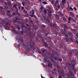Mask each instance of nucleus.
Segmentation results:
<instances>
[{
  "label": "nucleus",
  "instance_id": "f257e3e1",
  "mask_svg": "<svg viewBox=\"0 0 78 78\" xmlns=\"http://www.w3.org/2000/svg\"><path fill=\"white\" fill-rule=\"evenodd\" d=\"M30 42H27L25 43V49L26 51L25 55V54H27V53L29 52V51H30L31 49L34 48V46H35L34 43L32 42V40H30Z\"/></svg>",
  "mask_w": 78,
  "mask_h": 78
},
{
  "label": "nucleus",
  "instance_id": "f03ea898",
  "mask_svg": "<svg viewBox=\"0 0 78 78\" xmlns=\"http://www.w3.org/2000/svg\"><path fill=\"white\" fill-rule=\"evenodd\" d=\"M75 61L73 60L71 61V63H67V66L70 70H74L75 69Z\"/></svg>",
  "mask_w": 78,
  "mask_h": 78
},
{
  "label": "nucleus",
  "instance_id": "7ed1b4c3",
  "mask_svg": "<svg viewBox=\"0 0 78 78\" xmlns=\"http://www.w3.org/2000/svg\"><path fill=\"white\" fill-rule=\"evenodd\" d=\"M19 10H16V11L17 15H15V18L16 20H19V19H20V16H21V15H20V14L19 13Z\"/></svg>",
  "mask_w": 78,
  "mask_h": 78
},
{
  "label": "nucleus",
  "instance_id": "20e7f679",
  "mask_svg": "<svg viewBox=\"0 0 78 78\" xmlns=\"http://www.w3.org/2000/svg\"><path fill=\"white\" fill-rule=\"evenodd\" d=\"M35 14V12H34V10L32 9V14L29 15V16L31 17H34V18H35V19H37V16H36V15H34Z\"/></svg>",
  "mask_w": 78,
  "mask_h": 78
},
{
  "label": "nucleus",
  "instance_id": "39448f33",
  "mask_svg": "<svg viewBox=\"0 0 78 78\" xmlns=\"http://www.w3.org/2000/svg\"><path fill=\"white\" fill-rule=\"evenodd\" d=\"M2 23L3 24H5L6 26L5 27V29L6 30V29H7L8 28V26L7 25L9 24V23H8L7 22H5V20H2Z\"/></svg>",
  "mask_w": 78,
  "mask_h": 78
},
{
  "label": "nucleus",
  "instance_id": "423d86ee",
  "mask_svg": "<svg viewBox=\"0 0 78 78\" xmlns=\"http://www.w3.org/2000/svg\"><path fill=\"white\" fill-rule=\"evenodd\" d=\"M28 28V31L29 32V34H28V35L30 37H33V36L32 35V34H31V31H30V28Z\"/></svg>",
  "mask_w": 78,
  "mask_h": 78
},
{
  "label": "nucleus",
  "instance_id": "0eeeda50",
  "mask_svg": "<svg viewBox=\"0 0 78 78\" xmlns=\"http://www.w3.org/2000/svg\"><path fill=\"white\" fill-rule=\"evenodd\" d=\"M62 4L60 5L61 6H62V5L63 6H65V5L66 4V0H62Z\"/></svg>",
  "mask_w": 78,
  "mask_h": 78
},
{
  "label": "nucleus",
  "instance_id": "6e6552de",
  "mask_svg": "<svg viewBox=\"0 0 78 78\" xmlns=\"http://www.w3.org/2000/svg\"><path fill=\"white\" fill-rule=\"evenodd\" d=\"M73 18H71L70 17H69L68 18V23H70V21H71V20H73Z\"/></svg>",
  "mask_w": 78,
  "mask_h": 78
},
{
  "label": "nucleus",
  "instance_id": "1a4fd4ad",
  "mask_svg": "<svg viewBox=\"0 0 78 78\" xmlns=\"http://www.w3.org/2000/svg\"><path fill=\"white\" fill-rule=\"evenodd\" d=\"M43 43L44 44V45L45 47H48V45H47V44L46 42H44V41H43Z\"/></svg>",
  "mask_w": 78,
  "mask_h": 78
},
{
  "label": "nucleus",
  "instance_id": "9d476101",
  "mask_svg": "<svg viewBox=\"0 0 78 78\" xmlns=\"http://www.w3.org/2000/svg\"><path fill=\"white\" fill-rule=\"evenodd\" d=\"M61 33L62 34H64V35H65V34H67V31H61Z\"/></svg>",
  "mask_w": 78,
  "mask_h": 78
},
{
  "label": "nucleus",
  "instance_id": "9b49d317",
  "mask_svg": "<svg viewBox=\"0 0 78 78\" xmlns=\"http://www.w3.org/2000/svg\"><path fill=\"white\" fill-rule=\"evenodd\" d=\"M62 18L63 21H64V22H67V19H66L65 17L63 16Z\"/></svg>",
  "mask_w": 78,
  "mask_h": 78
},
{
  "label": "nucleus",
  "instance_id": "f8f14e48",
  "mask_svg": "<svg viewBox=\"0 0 78 78\" xmlns=\"http://www.w3.org/2000/svg\"><path fill=\"white\" fill-rule=\"evenodd\" d=\"M2 4L3 5H4V6H6V5H7V3L5 2H2Z\"/></svg>",
  "mask_w": 78,
  "mask_h": 78
},
{
  "label": "nucleus",
  "instance_id": "ddd939ff",
  "mask_svg": "<svg viewBox=\"0 0 78 78\" xmlns=\"http://www.w3.org/2000/svg\"><path fill=\"white\" fill-rule=\"evenodd\" d=\"M48 17H49V18H51L52 15L51 14H50V13H48Z\"/></svg>",
  "mask_w": 78,
  "mask_h": 78
},
{
  "label": "nucleus",
  "instance_id": "4468645a",
  "mask_svg": "<svg viewBox=\"0 0 78 78\" xmlns=\"http://www.w3.org/2000/svg\"><path fill=\"white\" fill-rule=\"evenodd\" d=\"M64 28L66 29H68L69 27H67V26L66 24H64Z\"/></svg>",
  "mask_w": 78,
  "mask_h": 78
},
{
  "label": "nucleus",
  "instance_id": "2eb2a0df",
  "mask_svg": "<svg viewBox=\"0 0 78 78\" xmlns=\"http://www.w3.org/2000/svg\"><path fill=\"white\" fill-rule=\"evenodd\" d=\"M10 12H11L10 10H7L6 14H7V15H9V13H10Z\"/></svg>",
  "mask_w": 78,
  "mask_h": 78
},
{
  "label": "nucleus",
  "instance_id": "dca6fc26",
  "mask_svg": "<svg viewBox=\"0 0 78 78\" xmlns=\"http://www.w3.org/2000/svg\"><path fill=\"white\" fill-rule=\"evenodd\" d=\"M55 17L56 19H59V17L58 15H56L55 16Z\"/></svg>",
  "mask_w": 78,
  "mask_h": 78
},
{
  "label": "nucleus",
  "instance_id": "f3484780",
  "mask_svg": "<svg viewBox=\"0 0 78 78\" xmlns=\"http://www.w3.org/2000/svg\"><path fill=\"white\" fill-rule=\"evenodd\" d=\"M16 28L18 30H20V26H19V25H17V26Z\"/></svg>",
  "mask_w": 78,
  "mask_h": 78
},
{
  "label": "nucleus",
  "instance_id": "a211bd4d",
  "mask_svg": "<svg viewBox=\"0 0 78 78\" xmlns=\"http://www.w3.org/2000/svg\"><path fill=\"white\" fill-rule=\"evenodd\" d=\"M43 60L44 63H46V62H47V58H44L43 59Z\"/></svg>",
  "mask_w": 78,
  "mask_h": 78
},
{
  "label": "nucleus",
  "instance_id": "6ab92c4d",
  "mask_svg": "<svg viewBox=\"0 0 78 78\" xmlns=\"http://www.w3.org/2000/svg\"><path fill=\"white\" fill-rule=\"evenodd\" d=\"M7 4L8 6H10L11 5V3L10 2H8Z\"/></svg>",
  "mask_w": 78,
  "mask_h": 78
},
{
  "label": "nucleus",
  "instance_id": "aec40b11",
  "mask_svg": "<svg viewBox=\"0 0 78 78\" xmlns=\"http://www.w3.org/2000/svg\"><path fill=\"white\" fill-rule=\"evenodd\" d=\"M44 34L45 36H48V32H45Z\"/></svg>",
  "mask_w": 78,
  "mask_h": 78
},
{
  "label": "nucleus",
  "instance_id": "412c9836",
  "mask_svg": "<svg viewBox=\"0 0 78 78\" xmlns=\"http://www.w3.org/2000/svg\"><path fill=\"white\" fill-rule=\"evenodd\" d=\"M54 58L55 59V61H58V57L56 56H55V57H54Z\"/></svg>",
  "mask_w": 78,
  "mask_h": 78
},
{
  "label": "nucleus",
  "instance_id": "4be33fe9",
  "mask_svg": "<svg viewBox=\"0 0 78 78\" xmlns=\"http://www.w3.org/2000/svg\"><path fill=\"white\" fill-rule=\"evenodd\" d=\"M55 2L56 4H59V0H56Z\"/></svg>",
  "mask_w": 78,
  "mask_h": 78
},
{
  "label": "nucleus",
  "instance_id": "5701e85b",
  "mask_svg": "<svg viewBox=\"0 0 78 78\" xmlns=\"http://www.w3.org/2000/svg\"><path fill=\"white\" fill-rule=\"evenodd\" d=\"M50 2H51V3L52 5H53V4H54V2H55V0H52V1L50 0Z\"/></svg>",
  "mask_w": 78,
  "mask_h": 78
},
{
  "label": "nucleus",
  "instance_id": "b1692460",
  "mask_svg": "<svg viewBox=\"0 0 78 78\" xmlns=\"http://www.w3.org/2000/svg\"><path fill=\"white\" fill-rule=\"evenodd\" d=\"M17 7V5L14 4L13 5V8H16Z\"/></svg>",
  "mask_w": 78,
  "mask_h": 78
},
{
  "label": "nucleus",
  "instance_id": "393cba45",
  "mask_svg": "<svg viewBox=\"0 0 78 78\" xmlns=\"http://www.w3.org/2000/svg\"><path fill=\"white\" fill-rule=\"evenodd\" d=\"M19 41H20V42H23V40L22 39H21V38H20L19 40Z\"/></svg>",
  "mask_w": 78,
  "mask_h": 78
},
{
  "label": "nucleus",
  "instance_id": "a878e982",
  "mask_svg": "<svg viewBox=\"0 0 78 78\" xmlns=\"http://www.w3.org/2000/svg\"><path fill=\"white\" fill-rule=\"evenodd\" d=\"M42 3H43V4H45V5H46V4H47V2H42Z\"/></svg>",
  "mask_w": 78,
  "mask_h": 78
},
{
  "label": "nucleus",
  "instance_id": "bb28decb",
  "mask_svg": "<svg viewBox=\"0 0 78 78\" xmlns=\"http://www.w3.org/2000/svg\"><path fill=\"white\" fill-rule=\"evenodd\" d=\"M43 12L44 13H47V10H46L45 9H44L43 10Z\"/></svg>",
  "mask_w": 78,
  "mask_h": 78
},
{
  "label": "nucleus",
  "instance_id": "cd10ccee",
  "mask_svg": "<svg viewBox=\"0 0 78 78\" xmlns=\"http://www.w3.org/2000/svg\"><path fill=\"white\" fill-rule=\"evenodd\" d=\"M58 61H59L60 62H61L62 60L61 58H60L58 59Z\"/></svg>",
  "mask_w": 78,
  "mask_h": 78
},
{
  "label": "nucleus",
  "instance_id": "c85d7f7f",
  "mask_svg": "<svg viewBox=\"0 0 78 78\" xmlns=\"http://www.w3.org/2000/svg\"><path fill=\"white\" fill-rule=\"evenodd\" d=\"M41 26H42V27H43V28H45L46 27H45V25H43V24H42Z\"/></svg>",
  "mask_w": 78,
  "mask_h": 78
},
{
  "label": "nucleus",
  "instance_id": "c756f323",
  "mask_svg": "<svg viewBox=\"0 0 78 78\" xmlns=\"http://www.w3.org/2000/svg\"><path fill=\"white\" fill-rule=\"evenodd\" d=\"M41 32L43 33V34L45 33V30H44V29H43L41 30Z\"/></svg>",
  "mask_w": 78,
  "mask_h": 78
},
{
  "label": "nucleus",
  "instance_id": "7c9ffc66",
  "mask_svg": "<svg viewBox=\"0 0 78 78\" xmlns=\"http://www.w3.org/2000/svg\"><path fill=\"white\" fill-rule=\"evenodd\" d=\"M68 35L69 36H71V35H72V33L70 32H69L68 33Z\"/></svg>",
  "mask_w": 78,
  "mask_h": 78
},
{
  "label": "nucleus",
  "instance_id": "2f4dec72",
  "mask_svg": "<svg viewBox=\"0 0 78 78\" xmlns=\"http://www.w3.org/2000/svg\"><path fill=\"white\" fill-rule=\"evenodd\" d=\"M56 66H57V69L58 70H59L60 69V66H58V65H56Z\"/></svg>",
  "mask_w": 78,
  "mask_h": 78
},
{
  "label": "nucleus",
  "instance_id": "473e14b6",
  "mask_svg": "<svg viewBox=\"0 0 78 78\" xmlns=\"http://www.w3.org/2000/svg\"><path fill=\"white\" fill-rule=\"evenodd\" d=\"M43 8H44V6L42 5V6H41L40 9H41L42 11L43 10Z\"/></svg>",
  "mask_w": 78,
  "mask_h": 78
},
{
  "label": "nucleus",
  "instance_id": "72a5a7b5",
  "mask_svg": "<svg viewBox=\"0 0 78 78\" xmlns=\"http://www.w3.org/2000/svg\"><path fill=\"white\" fill-rule=\"evenodd\" d=\"M37 36H38V37H39V38H41V37H42L41 35L39 34L37 35Z\"/></svg>",
  "mask_w": 78,
  "mask_h": 78
},
{
  "label": "nucleus",
  "instance_id": "f704fd0d",
  "mask_svg": "<svg viewBox=\"0 0 78 78\" xmlns=\"http://www.w3.org/2000/svg\"><path fill=\"white\" fill-rule=\"evenodd\" d=\"M58 78H62V77L61 76V74H59L58 76Z\"/></svg>",
  "mask_w": 78,
  "mask_h": 78
},
{
  "label": "nucleus",
  "instance_id": "c9c22d12",
  "mask_svg": "<svg viewBox=\"0 0 78 78\" xmlns=\"http://www.w3.org/2000/svg\"><path fill=\"white\" fill-rule=\"evenodd\" d=\"M51 13H52V12H51V11H49L48 12V13L49 14H51Z\"/></svg>",
  "mask_w": 78,
  "mask_h": 78
},
{
  "label": "nucleus",
  "instance_id": "e433bc0d",
  "mask_svg": "<svg viewBox=\"0 0 78 78\" xmlns=\"http://www.w3.org/2000/svg\"><path fill=\"white\" fill-rule=\"evenodd\" d=\"M69 9H70V10H71L72 11H73V8H72V7H71Z\"/></svg>",
  "mask_w": 78,
  "mask_h": 78
},
{
  "label": "nucleus",
  "instance_id": "4c0bfd02",
  "mask_svg": "<svg viewBox=\"0 0 78 78\" xmlns=\"http://www.w3.org/2000/svg\"><path fill=\"white\" fill-rule=\"evenodd\" d=\"M23 11H24V12H25L26 14L27 13V11L25 9H24L23 10Z\"/></svg>",
  "mask_w": 78,
  "mask_h": 78
},
{
  "label": "nucleus",
  "instance_id": "58836bf2",
  "mask_svg": "<svg viewBox=\"0 0 78 78\" xmlns=\"http://www.w3.org/2000/svg\"><path fill=\"white\" fill-rule=\"evenodd\" d=\"M12 15L13 16H15V14H16V12H14L13 13H12Z\"/></svg>",
  "mask_w": 78,
  "mask_h": 78
},
{
  "label": "nucleus",
  "instance_id": "ea45409f",
  "mask_svg": "<svg viewBox=\"0 0 78 78\" xmlns=\"http://www.w3.org/2000/svg\"><path fill=\"white\" fill-rule=\"evenodd\" d=\"M16 20H16L15 19V20H13V22H14V23H16V22H17V21Z\"/></svg>",
  "mask_w": 78,
  "mask_h": 78
},
{
  "label": "nucleus",
  "instance_id": "a19ab883",
  "mask_svg": "<svg viewBox=\"0 0 78 78\" xmlns=\"http://www.w3.org/2000/svg\"><path fill=\"white\" fill-rule=\"evenodd\" d=\"M68 55L69 56H70V58H71V57H72V54H69Z\"/></svg>",
  "mask_w": 78,
  "mask_h": 78
},
{
  "label": "nucleus",
  "instance_id": "79ce46f5",
  "mask_svg": "<svg viewBox=\"0 0 78 78\" xmlns=\"http://www.w3.org/2000/svg\"><path fill=\"white\" fill-rule=\"evenodd\" d=\"M22 11H23L24 9V7L22 6L21 7Z\"/></svg>",
  "mask_w": 78,
  "mask_h": 78
},
{
  "label": "nucleus",
  "instance_id": "37998d69",
  "mask_svg": "<svg viewBox=\"0 0 78 78\" xmlns=\"http://www.w3.org/2000/svg\"><path fill=\"white\" fill-rule=\"evenodd\" d=\"M65 36L67 38H68V37H69L68 36V35L65 34Z\"/></svg>",
  "mask_w": 78,
  "mask_h": 78
},
{
  "label": "nucleus",
  "instance_id": "c03bdc74",
  "mask_svg": "<svg viewBox=\"0 0 78 78\" xmlns=\"http://www.w3.org/2000/svg\"><path fill=\"white\" fill-rule=\"evenodd\" d=\"M45 51V50H42V52L43 53H44Z\"/></svg>",
  "mask_w": 78,
  "mask_h": 78
},
{
  "label": "nucleus",
  "instance_id": "a18cd8bd",
  "mask_svg": "<svg viewBox=\"0 0 78 78\" xmlns=\"http://www.w3.org/2000/svg\"><path fill=\"white\" fill-rule=\"evenodd\" d=\"M74 10H75V11H76V9L75 7H74L73 8Z\"/></svg>",
  "mask_w": 78,
  "mask_h": 78
},
{
  "label": "nucleus",
  "instance_id": "49530a36",
  "mask_svg": "<svg viewBox=\"0 0 78 78\" xmlns=\"http://www.w3.org/2000/svg\"><path fill=\"white\" fill-rule=\"evenodd\" d=\"M60 47H62V48H64V46L62 45H60Z\"/></svg>",
  "mask_w": 78,
  "mask_h": 78
},
{
  "label": "nucleus",
  "instance_id": "de8ad7c7",
  "mask_svg": "<svg viewBox=\"0 0 78 78\" xmlns=\"http://www.w3.org/2000/svg\"><path fill=\"white\" fill-rule=\"evenodd\" d=\"M38 53L39 54H42V52L41 51H38Z\"/></svg>",
  "mask_w": 78,
  "mask_h": 78
},
{
  "label": "nucleus",
  "instance_id": "09e8293b",
  "mask_svg": "<svg viewBox=\"0 0 78 78\" xmlns=\"http://www.w3.org/2000/svg\"><path fill=\"white\" fill-rule=\"evenodd\" d=\"M48 66L49 67H50V66H51V65H50V64L49 63H48Z\"/></svg>",
  "mask_w": 78,
  "mask_h": 78
},
{
  "label": "nucleus",
  "instance_id": "8fccbe9b",
  "mask_svg": "<svg viewBox=\"0 0 78 78\" xmlns=\"http://www.w3.org/2000/svg\"><path fill=\"white\" fill-rule=\"evenodd\" d=\"M15 9H16V11H19V9L17 8V7H16V8H15Z\"/></svg>",
  "mask_w": 78,
  "mask_h": 78
},
{
  "label": "nucleus",
  "instance_id": "3c124183",
  "mask_svg": "<svg viewBox=\"0 0 78 78\" xmlns=\"http://www.w3.org/2000/svg\"><path fill=\"white\" fill-rule=\"evenodd\" d=\"M26 24V25L27 27H29V26L30 25L29 24H28L27 23Z\"/></svg>",
  "mask_w": 78,
  "mask_h": 78
},
{
  "label": "nucleus",
  "instance_id": "603ef678",
  "mask_svg": "<svg viewBox=\"0 0 78 78\" xmlns=\"http://www.w3.org/2000/svg\"><path fill=\"white\" fill-rule=\"evenodd\" d=\"M57 8H60V5H57Z\"/></svg>",
  "mask_w": 78,
  "mask_h": 78
},
{
  "label": "nucleus",
  "instance_id": "864d4df0",
  "mask_svg": "<svg viewBox=\"0 0 78 78\" xmlns=\"http://www.w3.org/2000/svg\"><path fill=\"white\" fill-rule=\"evenodd\" d=\"M66 29H66L64 28V30H63L64 31H66Z\"/></svg>",
  "mask_w": 78,
  "mask_h": 78
},
{
  "label": "nucleus",
  "instance_id": "5fc2aeb1",
  "mask_svg": "<svg viewBox=\"0 0 78 78\" xmlns=\"http://www.w3.org/2000/svg\"><path fill=\"white\" fill-rule=\"evenodd\" d=\"M20 44H19L18 45V47L19 48H20Z\"/></svg>",
  "mask_w": 78,
  "mask_h": 78
},
{
  "label": "nucleus",
  "instance_id": "6e6d98bb",
  "mask_svg": "<svg viewBox=\"0 0 78 78\" xmlns=\"http://www.w3.org/2000/svg\"><path fill=\"white\" fill-rule=\"evenodd\" d=\"M38 17H41V15H37Z\"/></svg>",
  "mask_w": 78,
  "mask_h": 78
},
{
  "label": "nucleus",
  "instance_id": "4d7b16f0",
  "mask_svg": "<svg viewBox=\"0 0 78 78\" xmlns=\"http://www.w3.org/2000/svg\"><path fill=\"white\" fill-rule=\"evenodd\" d=\"M21 34H23V31H21Z\"/></svg>",
  "mask_w": 78,
  "mask_h": 78
},
{
  "label": "nucleus",
  "instance_id": "13d9d810",
  "mask_svg": "<svg viewBox=\"0 0 78 78\" xmlns=\"http://www.w3.org/2000/svg\"><path fill=\"white\" fill-rule=\"evenodd\" d=\"M13 31H14V32H16V30L15 29H14L13 30Z\"/></svg>",
  "mask_w": 78,
  "mask_h": 78
},
{
  "label": "nucleus",
  "instance_id": "bf43d9fd",
  "mask_svg": "<svg viewBox=\"0 0 78 78\" xmlns=\"http://www.w3.org/2000/svg\"><path fill=\"white\" fill-rule=\"evenodd\" d=\"M20 6H19V7H18V9H19L20 10Z\"/></svg>",
  "mask_w": 78,
  "mask_h": 78
},
{
  "label": "nucleus",
  "instance_id": "052dcab7",
  "mask_svg": "<svg viewBox=\"0 0 78 78\" xmlns=\"http://www.w3.org/2000/svg\"><path fill=\"white\" fill-rule=\"evenodd\" d=\"M76 42L77 44H78V42L77 40H76Z\"/></svg>",
  "mask_w": 78,
  "mask_h": 78
},
{
  "label": "nucleus",
  "instance_id": "680f3d73",
  "mask_svg": "<svg viewBox=\"0 0 78 78\" xmlns=\"http://www.w3.org/2000/svg\"><path fill=\"white\" fill-rule=\"evenodd\" d=\"M73 22H76V20H74V19H73Z\"/></svg>",
  "mask_w": 78,
  "mask_h": 78
},
{
  "label": "nucleus",
  "instance_id": "e2e57ef3",
  "mask_svg": "<svg viewBox=\"0 0 78 78\" xmlns=\"http://www.w3.org/2000/svg\"><path fill=\"white\" fill-rule=\"evenodd\" d=\"M75 56H76V57H78V54H76L75 55Z\"/></svg>",
  "mask_w": 78,
  "mask_h": 78
},
{
  "label": "nucleus",
  "instance_id": "0e129e2a",
  "mask_svg": "<svg viewBox=\"0 0 78 78\" xmlns=\"http://www.w3.org/2000/svg\"><path fill=\"white\" fill-rule=\"evenodd\" d=\"M69 54H70L71 55L72 54V53L71 52H69Z\"/></svg>",
  "mask_w": 78,
  "mask_h": 78
},
{
  "label": "nucleus",
  "instance_id": "69168bd1",
  "mask_svg": "<svg viewBox=\"0 0 78 78\" xmlns=\"http://www.w3.org/2000/svg\"><path fill=\"white\" fill-rule=\"evenodd\" d=\"M71 75H73V73H72V72H71Z\"/></svg>",
  "mask_w": 78,
  "mask_h": 78
},
{
  "label": "nucleus",
  "instance_id": "338daca9",
  "mask_svg": "<svg viewBox=\"0 0 78 78\" xmlns=\"http://www.w3.org/2000/svg\"><path fill=\"white\" fill-rule=\"evenodd\" d=\"M76 17H77V18H78V15H76Z\"/></svg>",
  "mask_w": 78,
  "mask_h": 78
},
{
  "label": "nucleus",
  "instance_id": "774afa93",
  "mask_svg": "<svg viewBox=\"0 0 78 78\" xmlns=\"http://www.w3.org/2000/svg\"><path fill=\"white\" fill-rule=\"evenodd\" d=\"M41 76L42 78H45L44 77H43V76Z\"/></svg>",
  "mask_w": 78,
  "mask_h": 78
}]
</instances>
